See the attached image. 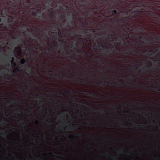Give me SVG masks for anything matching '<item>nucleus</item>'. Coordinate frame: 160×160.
Returning a JSON list of instances; mask_svg holds the SVG:
<instances>
[{"label": "nucleus", "mask_w": 160, "mask_h": 160, "mask_svg": "<svg viewBox=\"0 0 160 160\" xmlns=\"http://www.w3.org/2000/svg\"><path fill=\"white\" fill-rule=\"evenodd\" d=\"M136 0H0V15L9 18L8 22L0 24V37L21 24L33 19L45 22L55 19L69 30L77 22L83 25L94 19L103 20L113 16L116 10L125 9Z\"/></svg>", "instance_id": "nucleus-1"}, {"label": "nucleus", "mask_w": 160, "mask_h": 160, "mask_svg": "<svg viewBox=\"0 0 160 160\" xmlns=\"http://www.w3.org/2000/svg\"><path fill=\"white\" fill-rule=\"evenodd\" d=\"M85 27L84 25H80L79 22H77L76 25L72 26V28H70L69 29H66V30L69 31L72 29L77 31V34L74 36L76 42L74 43V41H71L69 48H72L73 47H76L77 48L80 49L82 47L83 43L88 42L91 43L93 41L99 40V38H101L99 37L97 38L93 34L90 33L92 32V30L88 29H83Z\"/></svg>", "instance_id": "nucleus-2"}, {"label": "nucleus", "mask_w": 160, "mask_h": 160, "mask_svg": "<svg viewBox=\"0 0 160 160\" xmlns=\"http://www.w3.org/2000/svg\"><path fill=\"white\" fill-rule=\"evenodd\" d=\"M112 46L114 47L115 45L114 44H111L110 42H105L102 41V38H100L99 40H96L93 41L92 43L88 42L87 43H83L82 47L85 49L90 50L91 48L93 49L92 50V53L88 52V54L91 55L92 56H95L96 54L97 53V51H100V49L102 48L103 50H108L109 47Z\"/></svg>", "instance_id": "nucleus-3"}, {"label": "nucleus", "mask_w": 160, "mask_h": 160, "mask_svg": "<svg viewBox=\"0 0 160 160\" xmlns=\"http://www.w3.org/2000/svg\"><path fill=\"white\" fill-rule=\"evenodd\" d=\"M125 34H122V35L126 37V39L130 38L131 39H133L136 38L138 40H141L142 39H145L148 38L149 36H154L155 34L159 38L160 37V33L158 32H143L141 33H135L133 32H131L130 33H127Z\"/></svg>", "instance_id": "nucleus-4"}, {"label": "nucleus", "mask_w": 160, "mask_h": 160, "mask_svg": "<svg viewBox=\"0 0 160 160\" xmlns=\"http://www.w3.org/2000/svg\"><path fill=\"white\" fill-rule=\"evenodd\" d=\"M105 35L110 39L109 40L110 42L114 44L115 46H120L122 47L123 46H127L130 44L131 41H127L125 42V40L127 39L126 38V37L121 35V34L117 35L116 37H113L112 39L110 38L109 34H105Z\"/></svg>", "instance_id": "nucleus-5"}, {"label": "nucleus", "mask_w": 160, "mask_h": 160, "mask_svg": "<svg viewBox=\"0 0 160 160\" xmlns=\"http://www.w3.org/2000/svg\"><path fill=\"white\" fill-rule=\"evenodd\" d=\"M129 45L131 47V48L127 49L124 50L123 52H122V53L124 54H135L137 55H139L140 54V52H141V49H138L136 48L137 46L141 45V46L143 47L148 46V45H144L143 44L142 46H141L140 44H139L138 42L137 41H135L134 39H131V43Z\"/></svg>", "instance_id": "nucleus-6"}, {"label": "nucleus", "mask_w": 160, "mask_h": 160, "mask_svg": "<svg viewBox=\"0 0 160 160\" xmlns=\"http://www.w3.org/2000/svg\"><path fill=\"white\" fill-rule=\"evenodd\" d=\"M59 48H58L55 49V50L56 51V52H55V57H56V58H59V59H62L61 57H58L59 55H61L71 59V61L73 62L77 61V59H76L77 55L72 54V51L68 52H64V49H63L61 51H59Z\"/></svg>", "instance_id": "nucleus-7"}, {"label": "nucleus", "mask_w": 160, "mask_h": 160, "mask_svg": "<svg viewBox=\"0 0 160 160\" xmlns=\"http://www.w3.org/2000/svg\"><path fill=\"white\" fill-rule=\"evenodd\" d=\"M118 46H115V47L111 46L108 49L103 50L100 48V51L103 52V54L106 56H109L110 55H112L113 56H116L119 55L120 50L117 47Z\"/></svg>", "instance_id": "nucleus-8"}, {"label": "nucleus", "mask_w": 160, "mask_h": 160, "mask_svg": "<svg viewBox=\"0 0 160 160\" xmlns=\"http://www.w3.org/2000/svg\"><path fill=\"white\" fill-rule=\"evenodd\" d=\"M154 38H151V39L146 38V39H142L141 40H143V41H141V46H142L143 44L144 45H152L153 44H160V42L154 40Z\"/></svg>", "instance_id": "nucleus-9"}, {"label": "nucleus", "mask_w": 160, "mask_h": 160, "mask_svg": "<svg viewBox=\"0 0 160 160\" xmlns=\"http://www.w3.org/2000/svg\"><path fill=\"white\" fill-rule=\"evenodd\" d=\"M13 54L12 53L10 52H8V55L6 56V62L8 63L6 64L5 66L7 67H9L11 64H12L14 65V66H16V64L13 62L15 58L13 57Z\"/></svg>", "instance_id": "nucleus-10"}, {"label": "nucleus", "mask_w": 160, "mask_h": 160, "mask_svg": "<svg viewBox=\"0 0 160 160\" xmlns=\"http://www.w3.org/2000/svg\"><path fill=\"white\" fill-rule=\"evenodd\" d=\"M153 48V46H151L149 47H148V46H146L144 47V48L146 49L145 50V51L143 52V54H145V52H148L149 53H152V52L154 53L153 50H151Z\"/></svg>", "instance_id": "nucleus-11"}, {"label": "nucleus", "mask_w": 160, "mask_h": 160, "mask_svg": "<svg viewBox=\"0 0 160 160\" xmlns=\"http://www.w3.org/2000/svg\"><path fill=\"white\" fill-rule=\"evenodd\" d=\"M22 46H18L15 48V52L17 54L18 56H19L21 54V48Z\"/></svg>", "instance_id": "nucleus-12"}, {"label": "nucleus", "mask_w": 160, "mask_h": 160, "mask_svg": "<svg viewBox=\"0 0 160 160\" xmlns=\"http://www.w3.org/2000/svg\"><path fill=\"white\" fill-rule=\"evenodd\" d=\"M48 24L51 27L53 28V31H55L56 28L58 27V24L56 22L52 23L50 22H48Z\"/></svg>", "instance_id": "nucleus-13"}, {"label": "nucleus", "mask_w": 160, "mask_h": 160, "mask_svg": "<svg viewBox=\"0 0 160 160\" xmlns=\"http://www.w3.org/2000/svg\"><path fill=\"white\" fill-rule=\"evenodd\" d=\"M120 62L124 63H131L132 64H133V61L132 60L126 58H122V59H120Z\"/></svg>", "instance_id": "nucleus-14"}, {"label": "nucleus", "mask_w": 160, "mask_h": 160, "mask_svg": "<svg viewBox=\"0 0 160 160\" xmlns=\"http://www.w3.org/2000/svg\"><path fill=\"white\" fill-rule=\"evenodd\" d=\"M3 74L4 76H5V78L7 80H9L11 78H12L14 77V75H12L10 74H9L8 75H5L4 73L2 74Z\"/></svg>", "instance_id": "nucleus-15"}, {"label": "nucleus", "mask_w": 160, "mask_h": 160, "mask_svg": "<svg viewBox=\"0 0 160 160\" xmlns=\"http://www.w3.org/2000/svg\"><path fill=\"white\" fill-rule=\"evenodd\" d=\"M60 94H61V95H62L63 96L68 95L69 94H70V95H72V92L70 91H66V92H63L61 93H60Z\"/></svg>", "instance_id": "nucleus-16"}, {"label": "nucleus", "mask_w": 160, "mask_h": 160, "mask_svg": "<svg viewBox=\"0 0 160 160\" xmlns=\"http://www.w3.org/2000/svg\"><path fill=\"white\" fill-rule=\"evenodd\" d=\"M63 32H65L66 33L68 34V35L69 36V37H73L74 36H75V34L74 33V32H73L72 31H71V32H66L65 31H63Z\"/></svg>", "instance_id": "nucleus-17"}, {"label": "nucleus", "mask_w": 160, "mask_h": 160, "mask_svg": "<svg viewBox=\"0 0 160 160\" xmlns=\"http://www.w3.org/2000/svg\"><path fill=\"white\" fill-rule=\"evenodd\" d=\"M106 81H101L99 82H96V84L98 85H102L103 86H105L106 84Z\"/></svg>", "instance_id": "nucleus-18"}, {"label": "nucleus", "mask_w": 160, "mask_h": 160, "mask_svg": "<svg viewBox=\"0 0 160 160\" xmlns=\"http://www.w3.org/2000/svg\"><path fill=\"white\" fill-rule=\"evenodd\" d=\"M90 95L92 96V97L96 98H98L99 97L98 95V94H96L95 92L93 93H91V94H90Z\"/></svg>", "instance_id": "nucleus-19"}, {"label": "nucleus", "mask_w": 160, "mask_h": 160, "mask_svg": "<svg viewBox=\"0 0 160 160\" xmlns=\"http://www.w3.org/2000/svg\"><path fill=\"white\" fill-rule=\"evenodd\" d=\"M32 37H33L37 39L38 41H36V40L35 39L34 40H35V42H37V43L38 44V42H40V39L38 38V37H36V36L34 35V34H32Z\"/></svg>", "instance_id": "nucleus-20"}, {"label": "nucleus", "mask_w": 160, "mask_h": 160, "mask_svg": "<svg viewBox=\"0 0 160 160\" xmlns=\"http://www.w3.org/2000/svg\"><path fill=\"white\" fill-rule=\"evenodd\" d=\"M84 50H83V49L82 48L80 49V50L77 51V53L78 54H82L83 53V51Z\"/></svg>", "instance_id": "nucleus-21"}, {"label": "nucleus", "mask_w": 160, "mask_h": 160, "mask_svg": "<svg viewBox=\"0 0 160 160\" xmlns=\"http://www.w3.org/2000/svg\"><path fill=\"white\" fill-rule=\"evenodd\" d=\"M12 100H13V101L16 102H21V100H20L19 98H15L13 99H12Z\"/></svg>", "instance_id": "nucleus-22"}, {"label": "nucleus", "mask_w": 160, "mask_h": 160, "mask_svg": "<svg viewBox=\"0 0 160 160\" xmlns=\"http://www.w3.org/2000/svg\"><path fill=\"white\" fill-rule=\"evenodd\" d=\"M123 81V80L120 79L118 81V83H117V85L116 86L117 87H118L121 86V84H120V83H121Z\"/></svg>", "instance_id": "nucleus-23"}, {"label": "nucleus", "mask_w": 160, "mask_h": 160, "mask_svg": "<svg viewBox=\"0 0 160 160\" xmlns=\"http://www.w3.org/2000/svg\"><path fill=\"white\" fill-rule=\"evenodd\" d=\"M93 59L95 60L96 61H99V62H102L101 61V58L100 57L95 58H94V59Z\"/></svg>", "instance_id": "nucleus-24"}, {"label": "nucleus", "mask_w": 160, "mask_h": 160, "mask_svg": "<svg viewBox=\"0 0 160 160\" xmlns=\"http://www.w3.org/2000/svg\"><path fill=\"white\" fill-rule=\"evenodd\" d=\"M68 127H69V129L70 130H72V128H74V125L73 124H69V126H68Z\"/></svg>", "instance_id": "nucleus-25"}, {"label": "nucleus", "mask_w": 160, "mask_h": 160, "mask_svg": "<svg viewBox=\"0 0 160 160\" xmlns=\"http://www.w3.org/2000/svg\"><path fill=\"white\" fill-rule=\"evenodd\" d=\"M25 60L24 59H22L20 60V63L22 65H23L25 64Z\"/></svg>", "instance_id": "nucleus-26"}, {"label": "nucleus", "mask_w": 160, "mask_h": 160, "mask_svg": "<svg viewBox=\"0 0 160 160\" xmlns=\"http://www.w3.org/2000/svg\"><path fill=\"white\" fill-rule=\"evenodd\" d=\"M47 50L48 51L50 52L51 53H53V51L52 50H51V48H48L47 49Z\"/></svg>", "instance_id": "nucleus-27"}, {"label": "nucleus", "mask_w": 160, "mask_h": 160, "mask_svg": "<svg viewBox=\"0 0 160 160\" xmlns=\"http://www.w3.org/2000/svg\"><path fill=\"white\" fill-rule=\"evenodd\" d=\"M158 38H151V39H154V40L157 41H159V42H160V37L159 38L158 37Z\"/></svg>", "instance_id": "nucleus-28"}, {"label": "nucleus", "mask_w": 160, "mask_h": 160, "mask_svg": "<svg viewBox=\"0 0 160 160\" xmlns=\"http://www.w3.org/2000/svg\"><path fill=\"white\" fill-rule=\"evenodd\" d=\"M130 77H132V79H135L136 78V76H135L133 74H130Z\"/></svg>", "instance_id": "nucleus-29"}, {"label": "nucleus", "mask_w": 160, "mask_h": 160, "mask_svg": "<svg viewBox=\"0 0 160 160\" xmlns=\"http://www.w3.org/2000/svg\"><path fill=\"white\" fill-rule=\"evenodd\" d=\"M51 73H52V71H51V70H49V72H48V76H50L51 75Z\"/></svg>", "instance_id": "nucleus-30"}, {"label": "nucleus", "mask_w": 160, "mask_h": 160, "mask_svg": "<svg viewBox=\"0 0 160 160\" xmlns=\"http://www.w3.org/2000/svg\"><path fill=\"white\" fill-rule=\"evenodd\" d=\"M52 34H55V35H56V36H57L58 34V32H52Z\"/></svg>", "instance_id": "nucleus-31"}, {"label": "nucleus", "mask_w": 160, "mask_h": 160, "mask_svg": "<svg viewBox=\"0 0 160 160\" xmlns=\"http://www.w3.org/2000/svg\"><path fill=\"white\" fill-rule=\"evenodd\" d=\"M16 42H17L19 43L21 42V40L20 39H18L17 40V41H16Z\"/></svg>", "instance_id": "nucleus-32"}, {"label": "nucleus", "mask_w": 160, "mask_h": 160, "mask_svg": "<svg viewBox=\"0 0 160 160\" xmlns=\"http://www.w3.org/2000/svg\"><path fill=\"white\" fill-rule=\"evenodd\" d=\"M143 105V104H142V103H138V105H139V106H142V105Z\"/></svg>", "instance_id": "nucleus-33"}, {"label": "nucleus", "mask_w": 160, "mask_h": 160, "mask_svg": "<svg viewBox=\"0 0 160 160\" xmlns=\"http://www.w3.org/2000/svg\"><path fill=\"white\" fill-rule=\"evenodd\" d=\"M35 124L36 125H38V122L37 121H35Z\"/></svg>", "instance_id": "nucleus-34"}, {"label": "nucleus", "mask_w": 160, "mask_h": 160, "mask_svg": "<svg viewBox=\"0 0 160 160\" xmlns=\"http://www.w3.org/2000/svg\"><path fill=\"white\" fill-rule=\"evenodd\" d=\"M132 87H134L136 86V85L134 83H132Z\"/></svg>", "instance_id": "nucleus-35"}, {"label": "nucleus", "mask_w": 160, "mask_h": 160, "mask_svg": "<svg viewBox=\"0 0 160 160\" xmlns=\"http://www.w3.org/2000/svg\"><path fill=\"white\" fill-rule=\"evenodd\" d=\"M125 85V86H127V87H128V84H127L126 83H123V85Z\"/></svg>", "instance_id": "nucleus-36"}, {"label": "nucleus", "mask_w": 160, "mask_h": 160, "mask_svg": "<svg viewBox=\"0 0 160 160\" xmlns=\"http://www.w3.org/2000/svg\"><path fill=\"white\" fill-rule=\"evenodd\" d=\"M146 70V68H144V70H143V71H143V72H145V71Z\"/></svg>", "instance_id": "nucleus-37"}, {"label": "nucleus", "mask_w": 160, "mask_h": 160, "mask_svg": "<svg viewBox=\"0 0 160 160\" xmlns=\"http://www.w3.org/2000/svg\"><path fill=\"white\" fill-rule=\"evenodd\" d=\"M100 71L101 72H103V68H101L100 69Z\"/></svg>", "instance_id": "nucleus-38"}, {"label": "nucleus", "mask_w": 160, "mask_h": 160, "mask_svg": "<svg viewBox=\"0 0 160 160\" xmlns=\"http://www.w3.org/2000/svg\"><path fill=\"white\" fill-rule=\"evenodd\" d=\"M70 137H71V138H73V136H72V135H70Z\"/></svg>", "instance_id": "nucleus-39"}, {"label": "nucleus", "mask_w": 160, "mask_h": 160, "mask_svg": "<svg viewBox=\"0 0 160 160\" xmlns=\"http://www.w3.org/2000/svg\"><path fill=\"white\" fill-rule=\"evenodd\" d=\"M132 67L133 68H135V64H134V65H132Z\"/></svg>", "instance_id": "nucleus-40"}, {"label": "nucleus", "mask_w": 160, "mask_h": 160, "mask_svg": "<svg viewBox=\"0 0 160 160\" xmlns=\"http://www.w3.org/2000/svg\"><path fill=\"white\" fill-rule=\"evenodd\" d=\"M94 76H95V77L97 76V77H98V78H99V77L98 75L96 76V75H94Z\"/></svg>", "instance_id": "nucleus-41"}, {"label": "nucleus", "mask_w": 160, "mask_h": 160, "mask_svg": "<svg viewBox=\"0 0 160 160\" xmlns=\"http://www.w3.org/2000/svg\"><path fill=\"white\" fill-rule=\"evenodd\" d=\"M25 74H26V75L27 76H28L29 75L27 72H25Z\"/></svg>", "instance_id": "nucleus-42"}, {"label": "nucleus", "mask_w": 160, "mask_h": 160, "mask_svg": "<svg viewBox=\"0 0 160 160\" xmlns=\"http://www.w3.org/2000/svg\"><path fill=\"white\" fill-rule=\"evenodd\" d=\"M77 82H80V83H82V81H81L77 80Z\"/></svg>", "instance_id": "nucleus-43"}, {"label": "nucleus", "mask_w": 160, "mask_h": 160, "mask_svg": "<svg viewBox=\"0 0 160 160\" xmlns=\"http://www.w3.org/2000/svg\"><path fill=\"white\" fill-rule=\"evenodd\" d=\"M138 124V122H135V125H137Z\"/></svg>", "instance_id": "nucleus-44"}, {"label": "nucleus", "mask_w": 160, "mask_h": 160, "mask_svg": "<svg viewBox=\"0 0 160 160\" xmlns=\"http://www.w3.org/2000/svg\"><path fill=\"white\" fill-rule=\"evenodd\" d=\"M64 111H65V110H63V113H63V114H64V115H65V113H64ZM61 113H62V112H61Z\"/></svg>", "instance_id": "nucleus-45"}, {"label": "nucleus", "mask_w": 160, "mask_h": 160, "mask_svg": "<svg viewBox=\"0 0 160 160\" xmlns=\"http://www.w3.org/2000/svg\"><path fill=\"white\" fill-rule=\"evenodd\" d=\"M54 43H56V46L57 47V42H56L55 41V42H54Z\"/></svg>", "instance_id": "nucleus-46"}, {"label": "nucleus", "mask_w": 160, "mask_h": 160, "mask_svg": "<svg viewBox=\"0 0 160 160\" xmlns=\"http://www.w3.org/2000/svg\"><path fill=\"white\" fill-rule=\"evenodd\" d=\"M66 77H67V76H66L63 75V78H65Z\"/></svg>", "instance_id": "nucleus-47"}, {"label": "nucleus", "mask_w": 160, "mask_h": 160, "mask_svg": "<svg viewBox=\"0 0 160 160\" xmlns=\"http://www.w3.org/2000/svg\"><path fill=\"white\" fill-rule=\"evenodd\" d=\"M67 66H68L69 67V64L68 63L67 64Z\"/></svg>", "instance_id": "nucleus-48"}, {"label": "nucleus", "mask_w": 160, "mask_h": 160, "mask_svg": "<svg viewBox=\"0 0 160 160\" xmlns=\"http://www.w3.org/2000/svg\"><path fill=\"white\" fill-rule=\"evenodd\" d=\"M31 55V54H29V55L27 54V56H30V55Z\"/></svg>", "instance_id": "nucleus-49"}, {"label": "nucleus", "mask_w": 160, "mask_h": 160, "mask_svg": "<svg viewBox=\"0 0 160 160\" xmlns=\"http://www.w3.org/2000/svg\"><path fill=\"white\" fill-rule=\"evenodd\" d=\"M20 112L22 113V110H21V109L20 110Z\"/></svg>", "instance_id": "nucleus-50"}, {"label": "nucleus", "mask_w": 160, "mask_h": 160, "mask_svg": "<svg viewBox=\"0 0 160 160\" xmlns=\"http://www.w3.org/2000/svg\"><path fill=\"white\" fill-rule=\"evenodd\" d=\"M122 123H124V124H126V122H122Z\"/></svg>", "instance_id": "nucleus-51"}, {"label": "nucleus", "mask_w": 160, "mask_h": 160, "mask_svg": "<svg viewBox=\"0 0 160 160\" xmlns=\"http://www.w3.org/2000/svg\"><path fill=\"white\" fill-rule=\"evenodd\" d=\"M85 23H87V21H86L85 22Z\"/></svg>", "instance_id": "nucleus-52"}, {"label": "nucleus", "mask_w": 160, "mask_h": 160, "mask_svg": "<svg viewBox=\"0 0 160 160\" xmlns=\"http://www.w3.org/2000/svg\"><path fill=\"white\" fill-rule=\"evenodd\" d=\"M60 76H61V75L59 74L58 75V77H59Z\"/></svg>", "instance_id": "nucleus-53"}, {"label": "nucleus", "mask_w": 160, "mask_h": 160, "mask_svg": "<svg viewBox=\"0 0 160 160\" xmlns=\"http://www.w3.org/2000/svg\"><path fill=\"white\" fill-rule=\"evenodd\" d=\"M89 78H90V77H88V79H89Z\"/></svg>", "instance_id": "nucleus-54"}, {"label": "nucleus", "mask_w": 160, "mask_h": 160, "mask_svg": "<svg viewBox=\"0 0 160 160\" xmlns=\"http://www.w3.org/2000/svg\"><path fill=\"white\" fill-rule=\"evenodd\" d=\"M16 69L18 70V71H19V69H18V68H16Z\"/></svg>", "instance_id": "nucleus-55"}, {"label": "nucleus", "mask_w": 160, "mask_h": 160, "mask_svg": "<svg viewBox=\"0 0 160 160\" xmlns=\"http://www.w3.org/2000/svg\"><path fill=\"white\" fill-rule=\"evenodd\" d=\"M147 88H150L149 87H147Z\"/></svg>", "instance_id": "nucleus-56"}, {"label": "nucleus", "mask_w": 160, "mask_h": 160, "mask_svg": "<svg viewBox=\"0 0 160 160\" xmlns=\"http://www.w3.org/2000/svg\"><path fill=\"white\" fill-rule=\"evenodd\" d=\"M35 56H36V57H38V54H36V55H35Z\"/></svg>", "instance_id": "nucleus-57"}, {"label": "nucleus", "mask_w": 160, "mask_h": 160, "mask_svg": "<svg viewBox=\"0 0 160 160\" xmlns=\"http://www.w3.org/2000/svg\"><path fill=\"white\" fill-rule=\"evenodd\" d=\"M3 135H6V133H3Z\"/></svg>", "instance_id": "nucleus-58"}, {"label": "nucleus", "mask_w": 160, "mask_h": 160, "mask_svg": "<svg viewBox=\"0 0 160 160\" xmlns=\"http://www.w3.org/2000/svg\"><path fill=\"white\" fill-rule=\"evenodd\" d=\"M1 18H0V23L1 22Z\"/></svg>", "instance_id": "nucleus-59"}, {"label": "nucleus", "mask_w": 160, "mask_h": 160, "mask_svg": "<svg viewBox=\"0 0 160 160\" xmlns=\"http://www.w3.org/2000/svg\"><path fill=\"white\" fill-rule=\"evenodd\" d=\"M98 36H100V37H101V34H98Z\"/></svg>", "instance_id": "nucleus-60"}, {"label": "nucleus", "mask_w": 160, "mask_h": 160, "mask_svg": "<svg viewBox=\"0 0 160 160\" xmlns=\"http://www.w3.org/2000/svg\"><path fill=\"white\" fill-rule=\"evenodd\" d=\"M98 54L100 55H101V53H98Z\"/></svg>", "instance_id": "nucleus-61"}, {"label": "nucleus", "mask_w": 160, "mask_h": 160, "mask_svg": "<svg viewBox=\"0 0 160 160\" xmlns=\"http://www.w3.org/2000/svg\"><path fill=\"white\" fill-rule=\"evenodd\" d=\"M83 82L85 83V81H83Z\"/></svg>", "instance_id": "nucleus-62"}, {"label": "nucleus", "mask_w": 160, "mask_h": 160, "mask_svg": "<svg viewBox=\"0 0 160 160\" xmlns=\"http://www.w3.org/2000/svg\"><path fill=\"white\" fill-rule=\"evenodd\" d=\"M153 122H155V121L154 120L153 121Z\"/></svg>", "instance_id": "nucleus-63"}, {"label": "nucleus", "mask_w": 160, "mask_h": 160, "mask_svg": "<svg viewBox=\"0 0 160 160\" xmlns=\"http://www.w3.org/2000/svg\"><path fill=\"white\" fill-rule=\"evenodd\" d=\"M47 122H48V123H49V121H47Z\"/></svg>", "instance_id": "nucleus-64"}]
</instances>
